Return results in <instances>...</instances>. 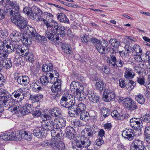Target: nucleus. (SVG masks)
<instances>
[{
    "label": "nucleus",
    "mask_w": 150,
    "mask_h": 150,
    "mask_svg": "<svg viewBox=\"0 0 150 150\" xmlns=\"http://www.w3.org/2000/svg\"><path fill=\"white\" fill-rule=\"evenodd\" d=\"M54 121L56 123L59 122V126L58 125V128H62L66 126V120L65 118L62 117L61 116L57 118V121Z\"/></svg>",
    "instance_id": "40"
},
{
    "label": "nucleus",
    "mask_w": 150,
    "mask_h": 150,
    "mask_svg": "<svg viewBox=\"0 0 150 150\" xmlns=\"http://www.w3.org/2000/svg\"><path fill=\"white\" fill-rule=\"evenodd\" d=\"M123 69L125 71L124 77L126 79H131L133 78L135 75V74L130 68L124 67Z\"/></svg>",
    "instance_id": "29"
},
{
    "label": "nucleus",
    "mask_w": 150,
    "mask_h": 150,
    "mask_svg": "<svg viewBox=\"0 0 150 150\" xmlns=\"http://www.w3.org/2000/svg\"><path fill=\"white\" fill-rule=\"evenodd\" d=\"M104 143V141L102 138H98L96 140L95 144L97 146H100Z\"/></svg>",
    "instance_id": "64"
},
{
    "label": "nucleus",
    "mask_w": 150,
    "mask_h": 150,
    "mask_svg": "<svg viewBox=\"0 0 150 150\" xmlns=\"http://www.w3.org/2000/svg\"><path fill=\"white\" fill-rule=\"evenodd\" d=\"M17 11L13 13L11 18L12 22L17 25L21 31L25 30L28 25L26 21L21 16L19 11Z\"/></svg>",
    "instance_id": "6"
},
{
    "label": "nucleus",
    "mask_w": 150,
    "mask_h": 150,
    "mask_svg": "<svg viewBox=\"0 0 150 150\" xmlns=\"http://www.w3.org/2000/svg\"><path fill=\"white\" fill-rule=\"evenodd\" d=\"M111 115L112 117H114L115 119L118 120L120 114L118 113L117 110H114L111 113Z\"/></svg>",
    "instance_id": "59"
},
{
    "label": "nucleus",
    "mask_w": 150,
    "mask_h": 150,
    "mask_svg": "<svg viewBox=\"0 0 150 150\" xmlns=\"http://www.w3.org/2000/svg\"><path fill=\"white\" fill-rule=\"evenodd\" d=\"M91 142L88 138L81 137L80 139H76L72 142L73 150H94L91 147Z\"/></svg>",
    "instance_id": "3"
},
{
    "label": "nucleus",
    "mask_w": 150,
    "mask_h": 150,
    "mask_svg": "<svg viewBox=\"0 0 150 150\" xmlns=\"http://www.w3.org/2000/svg\"><path fill=\"white\" fill-rule=\"evenodd\" d=\"M43 97V96L42 94L31 95L30 96L29 100L32 103H35L39 102Z\"/></svg>",
    "instance_id": "34"
},
{
    "label": "nucleus",
    "mask_w": 150,
    "mask_h": 150,
    "mask_svg": "<svg viewBox=\"0 0 150 150\" xmlns=\"http://www.w3.org/2000/svg\"><path fill=\"white\" fill-rule=\"evenodd\" d=\"M59 42L60 41H59ZM59 44L60 45L62 50H63L64 52L67 54H69L70 53V51L69 45L65 43H63L59 42Z\"/></svg>",
    "instance_id": "41"
},
{
    "label": "nucleus",
    "mask_w": 150,
    "mask_h": 150,
    "mask_svg": "<svg viewBox=\"0 0 150 150\" xmlns=\"http://www.w3.org/2000/svg\"><path fill=\"white\" fill-rule=\"evenodd\" d=\"M9 132L6 133L1 135L0 138L1 139H3L5 141L9 140Z\"/></svg>",
    "instance_id": "56"
},
{
    "label": "nucleus",
    "mask_w": 150,
    "mask_h": 150,
    "mask_svg": "<svg viewBox=\"0 0 150 150\" xmlns=\"http://www.w3.org/2000/svg\"><path fill=\"white\" fill-rule=\"evenodd\" d=\"M9 42L10 40L8 39H6L3 42L0 41V50H6V47L8 44H9Z\"/></svg>",
    "instance_id": "42"
},
{
    "label": "nucleus",
    "mask_w": 150,
    "mask_h": 150,
    "mask_svg": "<svg viewBox=\"0 0 150 150\" xmlns=\"http://www.w3.org/2000/svg\"><path fill=\"white\" fill-rule=\"evenodd\" d=\"M52 31L50 32L47 30L45 32V38L54 42L56 45H59V38L55 33L53 34Z\"/></svg>",
    "instance_id": "17"
},
{
    "label": "nucleus",
    "mask_w": 150,
    "mask_h": 150,
    "mask_svg": "<svg viewBox=\"0 0 150 150\" xmlns=\"http://www.w3.org/2000/svg\"><path fill=\"white\" fill-rule=\"evenodd\" d=\"M4 63V64H3L4 65V67L7 69H9L12 66V63L11 60L10 59H6V61H5V62Z\"/></svg>",
    "instance_id": "52"
},
{
    "label": "nucleus",
    "mask_w": 150,
    "mask_h": 150,
    "mask_svg": "<svg viewBox=\"0 0 150 150\" xmlns=\"http://www.w3.org/2000/svg\"><path fill=\"white\" fill-rule=\"evenodd\" d=\"M24 31L25 32V33H27V34H28V33H30L31 35H30L32 38L34 37L36 34H38L35 29L32 26H29L28 25Z\"/></svg>",
    "instance_id": "36"
},
{
    "label": "nucleus",
    "mask_w": 150,
    "mask_h": 150,
    "mask_svg": "<svg viewBox=\"0 0 150 150\" xmlns=\"http://www.w3.org/2000/svg\"><path fill=\"white\" fill-rule=\"evenodd\" d=\"M91 40L98 52L103 54H105V50L108 45L107 41L104 40L100 42V40L94 38H91Z\"/></svg>",
    "instance_id": "7"
},
{
    "label": "nucleus",
    "mask_w": 150,
    "mask_h": 150,
    "mask_svg": "<svg viewBox=\"0 0 150 150\" xmlns=\"http://www.w3.org/2000/svg\"><path fill=\"white\" fill-rule=\"evenodd\" d=\"M96 81V88L99 90L100 91L103 90L104 86V84L103 81L100 79H98Z\"/></svg>",
    "instance_id": "45"
},
{
    "label": "nucleus",
    "mask_w": 150,
    "mask_h": 150,
    "mask_svg": "<svg viewBox=\"0 0 150 150\" xmlns=\"http://www.w3.org/2000/svg\"><path fill=\"white\" fill-rule=\"evenodd\" d=\"M9 43V44H8L6 47V49L7 50V51L10 52L14 51L13 47V42H11V41L10 40Z\"/></svg>",
    "instance_id": "55"
},
{
    "label": "nucleus",
    "mask_w": 150,
    "mask_h": 150,
    "mask_svg": "<svg viewBox=\"0 0 150 150\" xmlns=\"http://www.w3.org/2000/svg\"><path fill=\"white\" fill-rule=\"evenodd\" d=\"M25 49H23L20 45H18V47H17L16 52L19 54L20 56H22L24 54Z\"/></svg>",
    "instance_id": "49"
},
{
    "label": "nucleus",
    "mask_w": 150,
    "mask_h": 150,
    "mask_svg": "<svg viewBox=\"0 0 150 150\" xmlns=\"http://www.w3.org/2000/svg\"><path fill=\"white\" fill-rule=\"evenodd\" d=\"M52 21L54 23V27L52 30V32L55 34H56L57 35H60L61 37H64L65 34V28L62 25H59L58 23L56 22H54V20Z\"/></svg>",
    "instance_id": "14"
},
{
    "label": "nucleus",
    "mask_w": 150,
    "mask_h": 150,
    "mask_svg": "<svg viewBox=\"0 0 150 150\" xmlns=\"http://www.w3.org/2000/svg\"><path fill=\"white\" fill-rule=\"evenodd\" d=\"M58 131L55 133L54 131L52 132V138L51 140H46L41 143L42 147L46 148L49 147L56 148L60 140L63 138L64 134L63 131Z\"/></svg>",
    "instance_id": "2"
},
{
    "label": "nucleus",
    "mask_w": 150,
    "mask_h": 150,
    "mask_svg": "<svg viewBox=\"0 0 150 150\" xmlns=\"http://www.w3.org/2000/svg\"><path fill=\"white\" fill-rule=\"evenodd\" d=\"M75 130L71 127H67L66 129L65 134L66 137L70 139H74L75 137Z\"/></svg>",
    "instance_id": "26"
},
{
    "label": "nucleus",
    "mask_w": 150,
    "mask_h": 150,
    "mask_svg": "<svg viewBox=\"0 0 150 150\" xmlns=\"http://www.w3.org/2000/svg\"><path fill=\"white\" fill-rule=\"evenodd\" d=\"M60 104L63 107L67 108L69 110V114L70 113L72 115L74 110H75L76 100L73 95L68 93H64L62 96L60 100Z\"/></svg>",
    "instance_id": "1"
},
{
    "label": "nucleus",
    "mask_w": 150,
    "mask_h": 150,
    "mask_svg": "<svg viewBox=\"0 0 150 150\" xmlns=\"http://www.w3.org/2000/svg\"><path fill=\"white\" fill-rule=\"evenodd\" d=\"M32 38V39H33L35 41L38 42H40L42 41H44L46 40V38L44 36H41L38 33L36 34L34 37Z\"/></svg>",
    "instance_id": "44"
},
{
    "label": "nucleus",
    "mask_w": 150,
    "mask_h": 150,
    "mask_svg": "<svg viewBox=\"0 0 150 150\" xmlns=\"http://www.w3.org/2000/svg\"><path fill=\"white\" fill-rule=\"evenodd\" d=\"M89 101L92 103L99 104L100 103V97L97 93L94 91L89 89H88L86 92Z\"/></svg>",
    "instance_id": "13"
},
{
    "label": "nucleus",
    "mask_w": 150,
    "mask_h": 150,
    "mask_svg": "<svg viewBox=\"0 0 150 150\" xmlns=\"http://www.w3.org/2000/svg\"><path fill=\"white\" fill-rule=\"evenodd\" d=\"M144 122L146 123L150 122V114H146L144 115L142 118Z\"/></svg>",
    "instance_id": "62"
},
{
    "label": "nucleus",
    "mask_w": 150,
    "mask_h": 150,
    "mask_svg": "<svg viewBox=\"0 0 150 150\" xmlns=\"http://www.w3.org/2000/svg\"><path fill=\"white\" fill-rule=\"evenodd\" d=\"M53 68V66L52 63H50L49 64H44L42 67V70L46 73H51Z\"/></svg>",
    "instance_id": "38"
},
{
    "label": "nucleus",
    "mask_w": 150,
    "mask_h": 150,
    "mask_svg": "<svg viewBox=\"0 0 150 150\" xmlns=\"http://www.w3.org/2000/svg\"><path fill=\"white\" fill-rule=\"evenodd\" d=\"M123 104L124 105L126 108L131 110H134L138 108L136 103H134L132 100L130 98H126V99L124 102Z\"/></svg>",
    "instance_id": "21"
},
{
    "label": "nucleus",
    "mask_w": 150,
    "mask_h": 150,
    "mask_svg": "<svg viewBox=\"0 0 150 150\" xmlns=\"http://www.w3.org/2000/svg\"><path fill=\"white\" fill-rule=\"evenodd\" d=\"M46 134L43 129L41 127H36L33 131L34 135L38 138H42L44 137Z\"/></svg>",
    "instance_id": "23"
},
{
    "label": "nucleus",
    "mask_w": 150,
    "mask_h": 150,
    "mask_svg": "<svg viewBox=\"0 0 150 150\" xmlns=\"http://www.w3.org/2000/svg\"><path fill=\"white\" fill-rule=\"evenodd\" d=\"M58 124L56 123L53 119L46 121L42 124V127L44 130L47 131H50L52 134V132L53 131L55 133L58 131H62L60 128H58Z\"/></svg>",
    "instance_id": "8"
},
{
    "label": "nucleus",
    "mask_w": 150,
    "mask_h": 150,
    "mask_svg": "<svg viewBox=\"0 0 150 150\" xmlns=\"http://www.w3.org/2000/svg\"><path fill=\"white\" fill-rule=\"evenodd\" d=\"M61 80L58 79L53 85L51 88V91L54 93L52 95L53 99L57 98L60 96L61 94Z\"/></svg>",
    "instance_id": "12"
},
{
    "label": "nucleus",
    "mask_w": 150,
    "mask_h": 150,
    "mask_svg": "<svg viewBox=\"0 0 150 150\" xmlns=\"http://www.w3.org/2000/svg\"><path fill=\"white\" fill-rule=\"evenodd\" d=\"M130 125L133 129L138 130L142 127V122L139 119L132 118L130 120Z\"/></svg>",
    "instance_id": "20"
},
{
    "label": "nucleus",
    "mask_w": 150,
    "mask_h": 150,
    "mask_svg": "<svg viewBox=\"0 0 150 150\" xmlns=\"http://www.w3.org/2000/svg\"><path fill=\"white\" fill-rule=\"evenodd\" d=\"M132 48L133 51L134 52V54H135L134 59H136L137 57L139 58H141V56L139 54V53H141L142 52V50L141 47L138 45L136 44L133 45Z\"/></svg>",
    "instance_id": "32"
},
{
    "label": "nucleus",
    "mask_w": 150,
    "mask_h": 150,
    "mask_svg": "<svg viewBox=\"0 0 150 150\" xmlns=\"http://www.w3.org/2000/svg\"><path fill=\"white\" fill-rule=\"evenodd\" d=\"M57 17L60 22L67 23H69V21L68 18L63 13H58L57 15Z\"/></svg>",
    "instance_id": "35"
},
{
    "label": "nucleus",
    "mask_w": 150,
    "mask_h": 150,
    "mask_svg": "<svg viewBox=\"0 0 150 150\" xmlns=\"http://www.w3.org/2000/svg\"><path fill=\"white\" fill-rule=\"evenodd\" d=\"M86 132L83 135L82 137H83L84 138H87L86 137H93L96 133L93 127L91 126H89L88 127L85 129Z\"/></svg>",
    "instance_id": "30"
},
{
    "label": "nucleus",
    "mask_w": 150,
    "mask_h": 150,
    "mask_svg": "<svg viewBox=\"0 0 150 150\" xmlns=\"http://www.w3.org/2000/svg\"><path fill=\"white\" fill-rule=\"evenodd\" d=\"M124 63L123 61L119 59L118 61L117 60V62H116V64L113 67H122Z\"/></svg>",
    "instance_id": "61"
},
{
    "label": "nucleus",
    "mask_w": 150,
    "mask_h": 150,
    "mask_svg": "<svg viewBox=\"0 0 150 150\" xmlns=\"http://www.w3.org/2000/svg\"><path fill=\"white\" fill-rule=\"evenodd\" d=\"M144 142L138 139H134L130 147L131 150H144Z\"/></svg>",
    "instance_id": "16"
},
{
    "label": "nucleus",
    "mask_w": 150,
    "mask_h": 150,
    "mask_svg": "<svg viewBox=\"0 0 150 150\" xmlns=\"http://www.w3.org/2000/svg\"><path fill=\"white\" fill-rule=\"evenodd\" d=\"M65 148L64 143L62 141V140H60L57 144L56 148L58 150H64Z\"/></svg>",
    "instance_id": "50"
},
{
    "label": "nucleus",
    "mask_w": 150,
    "mask_h": 150,
    "mask_svg": "<svg viewBox=\"0 0 150 150\" xmlns=\"http://www.w3.org/2000/svg\"><path fill=\"white\" fill-rule=\"evenodd\" d=\"M8 31L5 29L0 31V36L2 38H5L8 36Z\"/></svg>",
    "instance_id": "54"
},
{
    "label": "nucleus",
    "mask_w": 150,
    "mask_h": 150,
    "mask_svg": "<svg viewBox=\"0 0 150 150\" xmlns=\"http://www.w3.org/2000/svg\"><path fill=\"white\" fill-rule=\"evenodd\" d=\"M116 52L112 53L110 55V57H107V62L108 65L111 67H113L116 64V62H117Z\"/></svg>",
    "instance_id": "24"
},
{
    "label": "nucleus",
    "mask_w": 150,
    "mask_h": 150,
    "mask_svg": "<svg viewBox=\"0 0 150 150\" xmlns=\"http://www.w3.org/2000/svg\"><path fill=\"white\" fill-rule=\"evenodd\" d=\"M17 79L18 84L23 86H27L30 82L29 77L25 75L19 76Z\"/></svg>",
    "instance_id": "25"
},
{
    "label": "nucleus",
    "mask_w": 150,
    "mask_h": 150,
    "mask_svg": "<svg viewBox=\"0 0 150 150\" xmlns=\"http://www.w3.org/2000/svg\"><path fill=\"white\" fill-rule=\"evenodd\" d=\"M22 57H24L26 61L28 60L30 62H32L34 60L33 54L31 52H29L28 50H25Z\"/></svg>",
    "instance_id": "31"
},
{
    "label": "nucleus",
    "mask_w": 150,
    "mask_h": 150,
    "mask_svg": "<svg viewBox=\"0 0 150 150\" xmlns=\"http://www.w3.org/2000/svg\"><path fill=\"white\" fill-rule=\"evenodd\" d=\"M86 97V94H85L83 92H82L79 96H78L77 97L79 98V100H82L85 99Z\"/></svg>",
    "instance_id": "63"
},
{
    "label": "nucleus",
    "mask_w": 150,
    "mask_h": 150,
    "mask_svg": "<svg viewBox=\"0 0 150 150\" xmlns=\"http://www.w3.org/2000/svg\"><path fill=\"white\" fill-rule=\"evenodd\" d=\"M49 113L52 116V119L54 120H57V118L62 115V111L59 108L54 107L49 111Z\"/></svg>",
    "instance_id": "22"
},
{
    "label": "nucleus",
    "mask_w": 150,
    "mask_h": 150,
    "mask_svg": "<svg viewBox=\"0 0 150 150\" xmlns=\"http://www.w3.org/2000/svg\"><path fill=\"white\" fill-rule=\"evenodd\" d=\"M80 87H81V86L79 83L76 81H73L70 85V87L72 89H76L78 88H79Z\"/></svg>",
    "instance_id": "48"
},
{
    "label": "nucleus",
    "mask_w": 150,
    "mask_h": 150,
    "mask_svg": "<svg viewBox=\"0 0 150 150\" xmlns=\"http://www.w3.org/2000/svg\"><path fill=\"white\" fill-rule=\"evenodd\" d=\"M41 15H39L38 16H31V18L37 21H42L43 22L45 19L41 18Z\"/></svg>",
    "instance_id": "51"
},
{
    "label": "nucleus",
    "mask_w": 150,
    "mask_h": 150,
    "mask_svg": "<svg viewBox=\"0 0 150 150\" xmlns=\"http://www.w3.org/2000/svg\"><path fill=\"white\" fill-rule=\"evenodd\" d=\"M134 133L132 129L126 128L122 132V135L125 139L131 141L134 139Z\"/></svg>",
    "instance_id": "19"
},
{
    "label": "nucleus",
    "mask_w": 150,
    "mask_h": 150,
    "mask_svg": "<svg viewBox=\"0 0 150 150\" xmlns=\"http://www.w3.org/2000/svg\"><path fill=\"white\" fill-rule=\"evenodd\" d=\"M101 112L103 116L105 118H106L109 115L110 110L108 108L103 107L101 109Z\"/></svg>",
    "instance_id": "47"
},
{
    "label": "nucleus",
    "mask_w": 150,
    "mask_h": 150,
    "mask_svg": "<svg viewBox=\"0 0 150 150\" xmlns=\"http://www.w3.org/2000/svg\"><path fill=\"white\" fill-rule=\"evenodd\" d=\"M24 92L23 88H19L13 93L11 95L10 97L9 96V98H11V101H9V103L10 102H13L15 100L21 101L23 100L25 94Z\"/></svg>",
    "instance_id": "10"
},
{
    "label": "nucleus",
    "mask_w": 150,
    "mask_h": 150,
    "mask_svg": "<svg viewBox=\"0 0 150 150\" xmlns=\"http://www.w3.org/2000/svg\"><path fill=\"white\" fill-rule=\"evenodd\" d=\"M103 96L105 101L109 102L114 100L116 95L114 91L108 89L105 90L103 93Z\"/></svg>",
    "instance_id": "15"
},
{
    "label": "nucleus",
    "mask_w": 150,
    "mask_h": 150,
    "mask_svg": "<svg viewBox=\"0 0 150 150\" xmlns=\"http://www.w3.org/2000/svg\"><path fill=\"white\" fill-rule=\"evenodd\" d=\"M136 83L134 81L130 80L128 85L127 86V88L129 90H132L136 86Z\"/></svg>",
    "instance_id": "53"
},
{
    "label": "nucleus",
    "mask_w": 150,
    "mask_h": 150,
    "mask_svg": "<svg viewBox=\"0 0 150 150\" xmlns=\"http://www.w3.org/2000/svg\"><path fill=\"white\" fill-rule=\"evenodd\" d=\"M80 119L85 122L88 121L90 118V116L89 113L86 111L83 112L79 114Z\"/></svg>",
    "instance_id": "37"
},
{
    "label": "nucleus",
    "mask_w": 150,
    "mask_h": 150,
    "mask_svg": "<svg viewBox=\"0 0 150 150\" xmlns=\"http://www.w3.org/2000/svg\"><path fill=\"white\" fill-rule=\"evenodd\" d=\"M125 50L128 52H132V54H133V55H134L135 54H134V52L133 51V48L131 47L128 43L126 44L124 47Z\"/></svg>",
    "instance_id": "57"
},
{
    "label": "nucleus",
    "mask_w": 150,
    "mask_h": 150,
    "mask_svg": "<svg viewBox=\"0 0 150 150\" xmlns=\"http://www.w3.org/2000/svg\"><path fill=\"white\" fill-rule=\"evenodd\" d=\"M75 106V110H74L72 115H70L71 117H75L79 115V114L83 112L86 111V105L81 102L78 105L76 104Z\"/></svg>",
    "instance_id": "18"
},
{
    "label": "nucleus",
    "mask_w": 150,
    "mask_h": 150,
    "mask_svg": "<svg viewBox=\"0 0 150 150\" xmlns=\"http://www.w3.org/2000/svg\"><path fill=\"white\" fill-rule=\"evenodd\" d=\"M135 99L138 103L142 105L144 104L145 101L143 95L140 94L136 96Z\"/></svg>",
    "instance_id": "46"
},
{
    "label": "nucleus",
    "mask_w": 150,
    "mask_h": 150,
    "mask_svg": "<svg viewBox=\"0 0 150 150\" xmlns=\"http://www.w3.org/2000/svg\"><path fill=\"white\" fill-rule=\"evenodd\" d=\"M12 42H18L20 40L23 44L28 45L31 43L32 39L29 34L27 33H23L21 35V34L16 31H14L10 35Z\"/></svg>",
    "instance_id": "4"
},
{
    "label": "nucleus",
    "mask_w": 150,
    "mask_h": 150,
    "mask_svg": "<svg viewBox=\"0 0 150 150\" xmlns=\"http://www.w3.org/2000/svg\"><path fill=\"white\" fill-rule=\"evenodd\" d=\"M22 107L18 103L16 104L15 106L11 107V110H13L14 112L16 114H18L20 112L21 113Z\"/></svg>",
    "instance_id": "43"
},
{
    "label": "nucleus",
    "mask_w": 150,
    "mask_h": 150,
    "mask_svg": "<svg viewBox=\"0 0 150 150\" xmlns=\"http://www.w3.org/2000/svg\"><path fill=\"white\" fill-rule=\"evenodd\" d=\"M0 4L6 8V12L11 16L15 12L19 10V6L16 1H11L10 0H2L0 2Z\"/></svg>",
    "instance_id": "5"
},
{
    "label": "nucleus",
    "mask_w": 150,
    "mask_h": 150,
    "mask_svg": "<svg viewBox=\"0 0 150 150\" xmlns=\"http://www.w3.org/2000/svg\"><path fill=\"white\" fill-rule=\"evenodd\" d=\"M9 94L5 90L0 89V105L7 107L9 105V101H11Z\"/></svg>",
    "instance_id": "9"
},
{
    "label": "nucleus",
    "mask_w": 150,
    "mask_h": 150,
    "mask_svg": "<svg viewBox=\"0 0 150 150\" xmlns=\"http://www.w3.org/2000/svg\"><path fill=\"white\" fill-rule=\"evenodd\" d=\"M41 83L44 85H47L48 83H53L54 82V78L53 74L49 72L45 73L40 77Z\"/></svg>",
    "instance_id": "11"
},
{
    "label": "nucleus",
    "mask_w": 150,
    "mask_h": 150,
    "mask_svg": "<svg viewBox=\"0 0 150 150\" xmlns=\"http://www.w3.org/2000/svg\"><path fill=\"white\" fill-rule=\"evenodd\" d=\"M42 118L44 120H50L52 118V117L51 114H49L48 113H45L43 115H42Z\"/></svg>",
    "instance_id": "58"
},
{
    "label": "nucleus",
    "mask_w": 150,
    "mask_h": 150,
    "mask_svg": "<svg viewBox=\"0 0 150 150\" xmlns=\"http://www.w3.org/2000/svg\"><path fill=\"white\" fill-rule=\"evenodd\" d=\"M111 115L112 117H114L115 119L118 120L120 114L118 113L117 110H114L111 113Z\"/></svg>",
    "instance_id": "60"
},
{
    "label": "nucleus",
    "mask_w": 150,
    "mask_h": 150,
    "mask_svg": "<svg viewBox=\"0 0 150 150\" xmlns=\"http://www.w3.org/2000/svg\"><path fill=\"white\" fill-rule=\"evenodd\" d=\"M21 134V138L23 137L24 139L27 140H30L32 139V135L30 132L23 131Z\"/></svg>",
    "instance_id": "39"
},
{
    "label": "nucleus",
    "mask_w": 150,
    "mask_h": 150,
    "mask_svg": "<svg viewBox=\"0 0 150 150\" xmlns=\"http://www.w3.org/2000/svg\"><path fill=\"white\" fill-rule=\"evenodd\" d=\"M9 132V139L10 140H20L21 139V135L19 131Z\"/></svg>",
    "instance_id": "27"
},
{
    "label": "nucleus",
    "mask_w": 150,
    "mask_h": 150,
    "mask_svg": "<svg viewBox=\"0 0 150 150\" xmlns=\"http://www.w3.org/2000/svg\"><path fill=\"white\" fill-rule=\"evenodd\" d=\"M32 110V105L29 103H27L23 107L21 110V114L23 115H25L30 113Z\"/></svg>",
    "instance_id": "28"
},
{
    "label": "nucleus",
    "mask_w": 150,
    "mask_h": 150,
    "mask_svg": "<svg viewBox=\"0 0 150 150\" xmlns=\"http://www.w3.org/2000/svg\"><path fill=\"white\" fill-rule=\"evenodd\" d=\"M33 10L31 11V13L30 15V18H31V16H38L39 15H42V11L38 7L36 6H34L32 7Z\"/></svg>",
    "instance_id": "33"
}]
</instances>
